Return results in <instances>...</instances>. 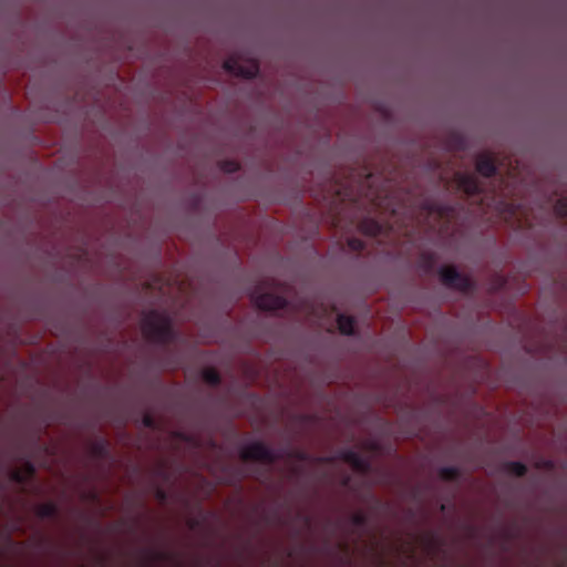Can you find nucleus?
<instances>
[{
	"instance_id": "1",
	"label": "nucleus",
	"mask_w": 567,
	"mask_h": 567,
	"mask_svg": "<svg viewBox=\"0 0 567 567\" xmlns=\"http://www.w3.org/2000/svg\"><path fill=\"white\" fill-rule=\"evenodd\" d=\"M144 337L154 343L166 344L174 338L171 319L157 310L148 311L142 319Z\"/></svg>"
},
{
	"instance_id": "2",
	"label": "nucleus",
	"mask_w": 567,
	"mask_h": 567,
	"mask_svg": "<svg viewBox=\"0 0 567 567\" xmlns=\"http://www.w3.org/2000/svg\"><path fill=\"white\" fill-rule=\"evenodd\" d=\"M441 282L447 288H453L462 292H468L473 290L474 285L471 278L462 275L453 266H443L439 270Z\"/></svg>"
},
{
	"instance_id": "3",
	"label": "nucleus",
	"mask_w": 567,
	"mask_h": 567,
	"mask_svg": "<svg viewBox=\"0 0 567 567\" xmlns=\"http://www.w3.org/2000/svg\"><path fill=\"white\" fill-rule=\"evenodd\" d=\"M240 457L244 461H261L267 464H274L279 458V454L265 443L256 441L247 444L240 451Z\"/></svg>"
},
{
	"instance_id": "4",
	"label": "nucleus",
	"mask_w": 567,
	"mask_h": 567,
	"mask_svg": "<svg viewBox=\"0 0 567 567\" xmlns=\"http://www.w3.org/2000/svg\"><path fill=\"white\" fill-rule=\"evenodd\" d=\"M223 68L226 72L244 79H255L259 73V65L256 61L243 65L236 56L226 59Z\"/></svg>"
},
{
	"instance_id": "5",
	"label": "nucleus",
	"mask_w": 567,
	"mask_h": 567,
	"mask_svg": "<svg viewBox=\"0 0 567 567\" xmlns=\"http://www.w3.org/2000/svg\"><path fill=\"white\" fill-rule=\"evenodd\" d=\"M251 301L261 310H279L287 306L285 297L272 292H259L258 290L251 293Z\"/></svg>"
},
{
	"instance_id": "6",
	"label": "nucleus",
	"mask_w": 567,
	"mask_h": 567,
	"mask_svg": "<svg viewBox=\"0 0 567 567\" xmlns=\"http://www.w3.org/2000/svg\"><path fill=\"white\" fill-rule=\"evenodd\" d=\"M339 457L357 472L367 473L370 470V462L353 449L341 450Z\"/></svg>"
},
{
	"instance_id": "7",
	"label": "nucleus",
	"mask_w": 567,
	"mask_h": 567,
	"mask_svg": "<svg viewBox=\"0 0 567 567\" xmlns=\"http://www.w3.org/2000/svg\"><path fill=\"white\" fill-rule=\"evenodd\" d=\"M457 186L468 196L480 195L483 193L481 181L473 174H457Z\"/></svg>"
},
{
	"instance_id": "8",
	"label": "nucleus",
	"mask_w": 567,
	"mask_h": 567,
	"mask_svg": "<svg viewBox=\"0 0 567 567\" xmlns=\"http://www.w3.org/2000/svg\"><path fill=\"white\" fill-rule=\"evenodd\" d=\"M476 171L483 177H492L496 174V165L489 155H480L476 159Z\"/></svg>"
},
{
	"instance_id": "9",
	"label": "nucleus",
	"mask_w": 567,
	"mask_h": 567,
	"mask_svg": "<svg viewBox=\"0 0 567 567\" xmlns=\"http://www.w3.org/2000/svg\"><path fill=\"white\" fill-rule=\"evenodd\" d=\"M358 227L361 233L371 237H377L383 231V225L372 218H363Z\"/></svg>"
},
{
	"instance_id": "10",
	"label": "nucleus",
	"mask_w": 567,
	"mask_h": 567,
	"mask_svg": "<svg viewBox=\"0 0 567 567\" xmlns=\"http://www.w3.org/2000/svg\"><path fill=\"white\" fill-rule=\"evenodd\" d=\"M338 329L344 336H353L355 328V320L351 316L338 315L337 318Z\"/></svg>"
},
{
	"instance_id": "11",
	"label": "nucleus",
	"mask_w": 567,
	"mask_h": 567,
	"mask_svg": "<svg viewBox=\"0 0 567 567\" xmlns=\"http://www.w3.org/2000/svg\"><path fill=\"white\" fill-rule=\"evenodd\" d=\"M439 476L445 482H454L460 478L461 471L456 466H443L439 470Z\"/></svg>"
},
{
	"instance_id": "12",
	"label": "nucleus",
	"mask_w": 567,
	"mask_h": 567,
	"mask_svg": "<svg viewBox=\"0 0 567 567\" xmlns=\"http://www.w3.org/2000/svg\"><path fill=\"white\" fill-rule=\"evenodd\" d=\"M424 209L429 215H437L441 218L446 216L449 212L447 206L435 202H425Z\"/></svg>"
},
{
	"instance_id": "13",
	"label": "nucleus",
	"mask_w": 567,
	"mask_h": 567,
	"mask_svg": "<svg viewBox=\"0 0 567 567\" xmlns=\"http://www.w3.org/2000/svg\"><path fill=\"white\" fill-rule=\"evenodd\" d=\"M58 514V507L55 504L49 502L43 503L37 507V515L40 518H53Z\"/></svg>"
},
{
	"instance_id": "14",
	"label": "nucleus",
	"mask_w": 567,
	"mask_h": 567,
	"mask_svg": "<svg viewBox=\"0 0 567 567\" xmlns=\"http://www.w3.org/2000/svg\"><path fill=\"white\" fill-rule=\"evenodd\" d=\"M506 471L517 477H523L527 473V466L518 461H509L505 463Z\"/></svg>"
},
{
	"instance_id": "15",
	"label": "nucleus",
	"mask_w": 567,
	"mask_h": 567,
	"mask_svg": "<svg viewBox=\"0 0 567 567\" xmlns=\"http://www.w3.org/2000/svg\"><path fill=\"white\" fill-rule=\"evenodd\" d=\"M202 378L207 384L213 386L219 385L221 381L219 373L213 368L204 369L202 372Z\"/></svg>"
},
{
	"instance_id": "16",
	"label": "nucleus",
	"mask_w": 567,
	"mask_h": 567,
	"mask_svg": "<svg viewBox=\"0 0 567 567\" xmlns=\"http://www.w3.org/2000/svg\"><path fill=\"white\" fill-rule=\"evenodd\" d=\"M91 449L96 457H105L109 454V443L103 439L93 442Z\"/></svg>"
},
{
	"instance_id": "17",
	"label": "nucleus",
	"mask_w": 567,
	"mask_h": 567,
	"mask_svg": "<svg viewBox=\"0 0 567 567\" xmlns=\"http://www.w3.org/2000/svg\"><path fill=\"white\" fill-rule=\"evenodd\" d=\"M350 520L358 528H364L368 525V516L362 512L352 514Z\"/></svg>"
},
{
	"instance_id": "18",
	"label": "nucleus",
	"mask_w": 567,
	"mask_h": 567,
	"mask_svg": "<svg viewBox=\"0 0 567 567\" xmlns=\"http://www.w3.org/2000/svg\"><path fill=\"white\" fill-rule=\"evenodd\" d=\"M557 216L567 218V197L558 199L554 206Z\"/></svg>"
},
{
	"instance_id": "19",
	"label": "nucleus",
	"mask_w": 567,
	"mask_h": 567,
	"mask_svg": "<svg viewBox=\"0 0 567 567\" xmlns=\"http://www.w3.org/2000/svg\"><path fill=\"white\" fill-rule=\"evenodd\" d=\"M348 247L353 251H362L365 248V244L362 239L351 237L347 240Z\"/></svg>"
},
{
	"instance_id": "20",
	"label": "nucleus",
	"mask_w": 567,
	"mask_h": 567,
	"mask_svg": "<svg viewBox=\"0 0 567 567\" xmlns=\"http://www.w3.org/2000/svg\"><path fill=\"white\" fill-rule=\"evenodd\" d=\"M142 425L150 430L157 429V422L151 413H144V415L142 416Z\"/></svg>"
},
{
	"instance_id": "21",
	"label": "nucleus",
	"mask_w": 567,
	"mask_h": 567,
	"mask_svg": "<svg viewBox=\"0 0 567 567\" xmlns=\"http://www.w3.org/2000/svg\"><path fill=\"white\" fill-rule=\"evenodd\" d=\"M221 168L227 173H235L239 171V164L235 161H224L221 162Z\"/></svg>"
},
{
	"instance_id": "22",
	"label": "nucleus",
	"mask_w": 567,
	"mask_h": 567,
	"mask_svg": "<svg viewBox=\"0 0 567 567\" xmlns=\"http://www.w3.org/2000/svg\"><path fill=\"white\" fill-rule=\"evenodd\" d=\"M11 480L18 484H24L27 481V475L19 470H14L11 473Z\"/></svg>"
},
{
	"instance_id": "23",
	"label": "nucleus",
	"mask_w": 567,
	"mask_h": 567,
	"mask_svg": "<svg viewBox=\"0 0 567 567\" xmlns=\"http://www.w3.org/2000/svg\"><path fill=\"white\" fill-rule=\"evenodd\" d=\"M367 197H370V200L375 205V206H381V203L378 202V198L377 197H373L372 194H367Z\"/></svg>"
},
{
	"instance_id": "24",
	"label": "nucleus",
	"mask_w": 567,
	"mask_h": 567,
	"mask_svg": "<svg viewBox=\"0 0 567 567\" xmlns=\"http://www.w3.org/2000/svg\"><path fill=\"white\" fill-rule=\"evenodd\" d=\"M157 497H158V499H159V501H165V499H166V494H165V492H164V491H162V489H159V491L157 492Z\"/></svg>"
},
{
	"instance_id": "25",
	"label": "nucleus",
	"mask_w": 567,
	"mask_h": 567,
	"mask_svg": "<svg viewBox=\"0 0 567 567\" xmlns=\"http://www.w3.org/2000/svg\"><path fill=\"white\" fill-rule=\"evenodd\" d=\"M27 470H28V475H33L34 467H33V465L31 463L27 464Z\"/></svg>"
},
{
	"instance_id": "26",
	"label": "nucleus",
	"mask_w": 567,
	"mask_h": 567,
	"mask_svg": "<svg viewBox=\"0 0 567 567\" xmlns=\"http://www.w3.org/2000/svg\"><path fill=\"white\" fill-rule=\"evenodd\" d=\"M159 558H162V554H158V553L152 554V559H159Z\"/></svg>"
},
{
	"instance_id": "27",
	"label": "nucleus",
	"mask_w": 567,
	"mask_h": 567,
	"mask_svg": "<svg viewBox=\"0 0 567 567\" xmlns=\"http://www.w3.org/2000/svg\"><path fill=\"white\" fill-rule=\"evenodd\" d=\"M372 178H373L372 174H369V175L367 176V183H368L369 185L372 183Z\"/></svg>"
}]
</instances>
